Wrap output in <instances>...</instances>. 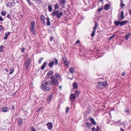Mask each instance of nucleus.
<instances>
[{
	"label": "nucleus",
	"instance_id": "nucleus-1",
	"mask_svg": "<svg viewBox=\"0 0 131 131\" xmlns=\"http://www.w3.org/2000/svg\"><path fill=\"white\" fill-rule=\"evenodd\" d=\"M51 15H53V16H56L57 18L60 19L63 15V13L61 12L60 13L58 10H54L52 12Z\"/></svg>",
	"mask_w": 131,
	"mask_h": 131
},
{
	"label": "nucleus",
	"instance_id": "nucleus-2",
	"mask_svg": "<svg viewBox=\"0 0 131 131\" xmlns=\"http://www.w3.org/2000/svg\"><path fill=\"white\" fill-rule=\"evenodd\" d=\"M120 20H116L114 22V23L116 26H118L120 25L121 26L124 25L128 23V20H125L120 22Z\"/></svg>",
	"mask_w": 131,
	"mask_h": 131
},
{
	"label": "nucleus",
	"instance_id": "nucleus-3",
	"mask_svg": "<svg viewBox=\"0 0 131 131\" xmlns=\"http://www.w3.org/2000/svg\"><path fill=\"white\" fill-rule=\"evenodd\" d=\"M107 85V82L105 81L104 82L99 81L98 83V85L97 86L98 88L102 89L105 88Z\"/></svg>",
	"mask_w": 131,
	"mask_h": 131
},
{
	"label": "nucleus",
	"instance_id": "nucleus-4",
	"mask_svg": "<svg viewBox=\"0 0 131 131\" xmlns=\"http://www.w3.org/2000/svg\"><path fill=\"white\" fill-rule=\"evenodd\" d=\"M58 64V61L57 59L56 58L53 59V61H51L48 64V66L50 68H52L54 64L55 66L57 65Z\"/></svg>",
	"mask_w": 131,
	"mask_h": 131
},
{
	"label": "nucleus",
	"instance_id": "nucleus-5",
	"mask_svg": "<svg viewBox=\"0 0 131 131\" xmlns=\"http://www.w3.org/2000/svg\"><path fill=\"white\" fill-rule=\"evenodd\" d=\"M50 78L52 79V80L50 82V85L52 84H54L55 85H57L58 84V82L54 75H52Z\"/></svg>",
	"mask_w": 131,
	"mask_h": 131
},
{
	"label": "nucleus",
	"instance_id": "nucleus-6",
	"mask_svg": "<svg viewBox=\"0 0 131 131\" xmlns=\"http://www.w3.org/2000/svg\"><path fill=\"white\" fill-rule=\"evenodd\" d=\"M31 62V60L29 58L28 59L25 61L24 67V69L25 70H27L28 69Z\"/></svg>",
	"mask_w": 131,
	"mask_h": 131
},
{
	"label": "nucleus",
	"instance_id": "nucleus-7",
	"mask_svg": "<svg viewBox=\"0 0 131 131\" xmlns=\"http://www.w3.org/2000/svg\"><path fill=\"white\" fill-rule=\"evenodd\" d=\"M35 27V24L34 21H32L31 22V25L30 30V31L33 33L34 35H36V33L35 31L34 30Z\"/></svg>",
	"mask_w": 131,
	"mask_h": 131
},
{
	"label": "nucleus",
	"instance_id": "nucleus-8",
	"mask_svg": "<svg viewBox=\"0 0 131 131\" xmlns=\"http://www.w3.org/2000/svg\"><path fill=\"white\" fill-rule=\"evenodd\" d=\"M76 95L75 94H72L70 97V100L72 101H74L76 99Z\"/></svg>",
	"mask_w": 131,
	"mask_h": 131
},
{
	"label": "nucleus",
	"instance_id": "nucleus-9",
	"mask_svg": "<svg viewBox=\"0 0 131 131\" xmlns=\"http://www.w3.org/2000/svg\"><path fill=\"white\" fill-rule=\"evenodd\" d=\"M125 18V17L124 15V12L123 11H122L121 12L120 17L118 18V20H121Z\"/></svg>",
	"mask_w": 131,
	"mask_h": 131
},
{
	"label": "nucleus",
	"instance_id": "nucleus-10",
	"mask_svg": "<svg viewBox=\"0 0 131 131\" xmlns=\"http://www.w3.org/2000/svg\"><path fill=\"white\" fill-rule=\"evenodd\" d=\"M47 126L49 130L51 129L53 127V124L51 122H48L47 124Z\"/></svg>",
	"mask_w": 131,
	"mask_h": 131
},
{
	"label": "nucleus",
	"instance_id": "nucleus-11",
	"mask_svg": "<svg viewBox=\"0 0 131 131\" xmlns=\"http://www.w3.org/2000/svg\"><path fill=\"white\" fill-rule=\"evenodd\" d=\"M15 2L14 0L12 1L11 3H9L7 4V6L10 7V6H14L15 5Z\"/></svg>",
	"mask_w": 131,
	"mask_h": 131
},
{
	"label": "nucleus",
	"instance_id": "nucleus-12",
	"mask_svg": "<svg viewBox=\"0 0 131 131\" xmlns=\"http://www.w3.org/2000/svg\"><path fill=\"white\" fill-rule=\"evenodd\" d=\"M47 64V61H46L44 62V63L41 67L40 69L42 70H43L46 67Z\"/></svg>",
	"mask_w": 131,
	"mask_h": 131
},
{
	"label": "nucleus",
	"instance_id": "nucleus-13",
	"mask_svg": "<svg viewBox=\"0 0 131 131\" xmlns=\"http://www.w3.org/2000/svg\"><path fill=\"white\" fill-rule=\"evenodd\" d=\"M23 120L21 118H19L18 121V125L19 126H22L23 124Z\"/></svg>",
	"mask_w": 131,
	"mask_h": 131
},
{
	"label": "nucleus",
	"instance_id": "nucleus-14",
	"mask_svg": "<svg viewBox=\"0 0 131 131\" xmlns=\"http://www.w3.org/2000/svg\"><path fill=\"white\" fill-rule=\"evenodd\" d=\"M2 111L3 112H6L9 110L8 107L7 106L3 107L2 109Z\"/></svg>",
	"mask_w": 131,
	"mask_h": 131
},
{
	"label": "nucleus",
	"instance_id": "nucleus-15",
	"mask_svg": "<svg viewBox=\"0 0 131 131\" xmlns=\"http://www.w3.org/2000/svg\"><path fill=\"white\" fill-rule=\"evenodd\" d=\"M41 20L43 25H45V16L43 15H41L40 16Z\"/></svg>",
	"mask_w": 131,
	"mask_h": 131
},
{
	"label": "nucleus",
	"instance_id": "nucleus-16",
	"mask_svg": "<svg viewBox=\"0 0 131 131\" xmlns=\"http://www.w3.org/2000/svg\"><path fill=\"white\" fill-rule=\"evenodd\" d=\"M52 94L51 95H49L48 96L47 100L50 103L52 98Z\"/></svg>",
	"mask_w": 131,
	"mask_h": 131
},
{
	"label": "nucleus",
	"instance_id": "nucleus-17",
	"mask_svg": "<svg viewBox=\"0 0 131 131\" xmlns=\"http://www.w3.org/2000/svg\"><path fill=\"white\" fill-rule=\"evenodd\" d=\"M10 33V32H8L5 33V36L4 38V39H6L7 38L8 36L9 35Z\"/></svg>",
	"mask_w": 131,
	"mask_h": 131
},
{
	"label": "nucleus",
	"instance_id": "nucleus-18",
	"mask_svg": "<svg viewBox=\"0 0 131 131\" xmlns=\"http://www.w3.org/2000/svg\"><path fill=\"white\" fill-rule=\"evenodd\" d=\"M89 119L91 121V123L94 125H95L96 124V123L94 120V119L92 117H90Z\"/></svg>",
	"mask_w": 131,
	"mask_h": 131
},
{
	"label": "nucleus",
	"instance_id": "nucleus-19",
	"mask_svg": "<svg viewBox=\"0 0 131 131\" xmlns=\"http://www.w3.org/2000/svg\"><path fill=\"white\" fill-rule=\"evenodd\" d=\"M86 127L89 129H90L91 127L92 126V124L91 123H89L88 122H87L86 123Z\"/></svg>",
	"mask_w": 131,
	"mask_h": 131
},
{
	"label": "nucleus",
	"instance_id": "nucleus-20",
	"mask_svg": "<svg viewBox=\"0 0 131 131\" xmlns=\"http://www.w3.org/2000/svg\"><path fill=\"white\" fill-rule=\"evenodd\" d=\"M110 5L109 4H106L104 6V8L105 10H108L109 8Z\"/></svg>",
	"mask_w": 131,
	"mask_h": 131
},
{
	"label": "nucleus",
	"instance_id": "nucleus-21",
	"mask_svg": "<svg viewBox=\"0 0 131 131\" xmlns=\"http://www.w3.org/2000/svg\"><path fill=\"white\" fill-rule=\"evenodd\" d=\"M46 20H47V26H49L51 24L50 21V19L49 17H48L46 18Z\"/></svg>",
	"mask_w": 131,
	"mask_h": 131
},
{
	"label": "nucleus",
	"instance_id": "nucleus-22",
	"mask_svg": "<svg viewBox=\"0 0 131 131\" xmlns=\"http://www.w3.org/2000/svg\"><path fill=\"white\" fill-rule=\"evenodd\" d=\"M78 85L77 83L75 82H74L73 84V87L74 88L77 89L78 88Z\"/></svg>",
	"mask_w": 131,
	"mask_h": 131
},
{
	"label": "nucleus",
	"instance_id": "nucleus-23",
	"mask_svg": "<svg viewBox=\"0 0 131 131\" xmlns=\"http://www.w3.org/2000/svg\"><path fill=\"white\" fill-rule=\"evenodd\" d=\"M130 35V33L128 34L125 35V36L124 37V38L126 40H127L129 38Z\"/></svg>",
	"mask_w": 131,
	"mask_h": 131
},
{
	"label": "nucleus",
	"instance_id": "nucleus-24",
	"mask_svg": "<svg viewBox=\"0 0 131 131\" xmlns=\"http://www.w3.org/2000/svg\"><path fill=\"white\" fill-rule=\"evenodd\" d=\"M68 61L67 59H66L64 60V63L65 65V66H66V67H68L69 66L68 65Z\"/></svg>",
	"mask_w": 131,
	"mask_h": 131
},
{
	"label": "nucleus",
	"instance_id": "nucleus-25",
	"mask_svg": "<svg viewBox=\"0 0 131 131\" xmlns=\"http://www.w3.org/2000/svg\"><path fill=\"white\" fill-rule=\"evenodd\" d=\"M121 3L120 5V6L121 8H123L125 6V5L123 4V1L122 0H121Z\"/></svg>",
	"mask_w": 131,
	"mask_h": 131
},
{
	"label": "nucleus",
	"instance_id": "nucleus-26",
	"mask_svg": "<svg viewBox=\"0 0 131 131\" xmlns=\"http://www.w3.org/2000/svg\"><path fill=\"white\" fill-rule=\"evenodd\" d=\"M53 73V71L52 70H50L49 71L47 74V75H51Z\"/></svg>",
	"mask_w": 131,
	"mask_h": 131
},
{
	"label": "nucleus",
	"instance_id": "nucleus-27",
	"mask_svg": "<svg viewBox=\"0 0 131 131\" xmlns=\"http://www.w3.org/2000/svg\"><path fill=\"white\" fill-rule=\"evenodd\" d=\"M14 70V68H12L10 69V72L9 73V74H11L13 73Z\"/></svg>",
	"mask_w": 131,
	"mask_h": 131
},
{
	"label": "nucleus",
	"instance_id": "nucleus-28",
	"mask_svg": "<svg viewBox=\"0 0 131 131\" xmlns=\"http://www.w3.org/2000/svg\"><path fill=\"white\" fill-rule=\"evenodd\" d=\"M59 1L60 4H62L63 5H64L65 4L66 2V0H60Z\"/></svg>",
	"mask_w": 131,
	"mask_h": 131
},
{
	"label": "nucleus",
	"instance_id": "nucleus-29",
	"mask_svg": "<svg viewBox=\"0 0 131 131\" xmlns=\"http://www.w3.org/2000/svg\"><path fill=\"white\" fill-rule=\"evenodd\" d=\"M4 47L3 46H0V52H4Z\"/></svg>",
	"mask_w": 131,
	"mask_h": 131
},
{
	"label": "nucleus",
	"instance_id": "nucleus-30",
	"mask_svg": "<svg viewBox=\"0 0 131 131\" xmlns=\"http://www.w3.org/2000/svg\"><path fill=\"white\" fill-rule=\"evenodd\" d=\"M70 72L71 73H73L74 71V68L73 67H71L69 69Z\"/></svg>",
	"mask_w": 131,
	"mask_h": 131
},
{
	"label": "nucleus",
	"instance_id": "nucleus-31",
	"mask_svg": "<svg viewBox=\"0 0 131 131\" xmlns=\"http://www.w3.org/2000/svg\"><path fill=\"white\" fill-rule=\"evenodd\" d=\"M48 9L49 11L50 12H51L52 10V7L51 5H49L48 7Z\"/></svg>",
	"mask_w": 131,
	"mask_h": 131
},
{
	"label": "nucleus",
	"instance_id": "nucleus-32",
	"mask_svg": "<svg viewBox=\"0 0 131 131\" xmlns=\"http://www.w3.org/2000/svg\"><path fill=\"white\" fill-rule=\"evenodd\" d=\"M46 86L45 85L42 84L41 86V88L42 90H45V89Z\"/></svg>",
	"mask_w": 131,
	"mask_h": 131
},
{
	"label": "nucleus",
	"instance_id": "nucleus-33",
	"mask_svg": "<svg viewBox=\"0 0 131 131\" xmlns=\"http://www.w3.org/2000/svg\"><path fill=\"white\" fill-rule=\"evenodd\" d=\"M6 12L5 11H2L1 14L3 16H5L6 14Z\"/></svg>",
	"mask_w": 131,
	"mask_h": 131
},
{
	"label": "nucleus",
	"instance_id": "nucleus-34",
	"mask_svg": "<svg viewBox=\"0 0 131 131\" xmlns=\"http://www.w3.org/2000/svg\"><path fill=\"white\" fill-rule=\"evenodd\" d=\"M95 31H92V32L91 34V36L92 37H93L94 36Z\"/></svg>",
	"mask_w": 131,
	"mask_h": 131
},
{
	"label": "nucleus",
	"instance_id": "nucleus-35",
	"mask_svg": "<svg viewBox=\"0 0 131 131\" xmlns=\"http://www.w3.org/2000/svg\"><path fill=\"white\" fill-rule=\"evenodd\" d=\"M59 8V6L58 5V3H56V5H55L54 7V8L55 10H56L57 9H58Z\"/></svg>",
	"mask_w": 131,
	"mask_h": 131
},
{
	"label": "nucleus",
	"instance_id": "nucleus-36",
	"mask_svg": "<svg viewBox=\"0 0 131 131\" xmlns=\"http://www.w3.org/2000/svg\"><path fill=\"white\" fill-rule=\"evenodd\" d=\"M55 75L56 77V78H60V75L58 73H55Z\"/></svg>",
	"mask_w": 131,
	"mask_h": 131
},
{
	"label": "nucleus",
	"instance_id": "nucleus-37",
	"mask_svg": "<svg viewBox=\"0 0 131 131\" xmlns=\"http://www.w3.org/2000/svg\"><path fill=\"white\" fill-rule=\"evenodd\" d=\"M75 94H75V95H76V94H77L78 96L80 94V92L79 91H75Z\"/></svg>",
	"mask_w": 131,
	"mask_h": 131
},
{
	"label": "nucleus",
	"instance_id": "nucleus-38",
	"mask_svg": "<svg viewBox=\"0 0 131 131\" xmlns=\"http://www.w3.org/2000/svg\"><path fill=\"white\" fill-rule=\"evenodd\" d=\"M50 90V88L46 86V87H45V90H47V91H49Z\"/></svg>",
	"mask_w": 131,
	"mask_h": 131
},
{
	"label": "nucleus",
	"instance_id": "nucleus-39",
	"mask_svg": "<svg viewBox=\"0 0 131 131\" xmlns=\"http://www.w3.org/2000/svg\"><path fill=\"white\" fill-rule=\"evenodd\" d=\"M31 131H37L35 129L34 127L32 126L31 128Z\"/></svg>",
	"mask_w": 131,
	"mask_h": 131
},
{
	"label": "nucleus",
	"instance_id": "nucleus-40",
	"mask_svg": "<svg viewBox=\"0 0 131 131\" xmlns=\"http://www.w3.org/2000/svg\"><path fill=\"white\" fill-rule=\"evenodd\" d=\"M115 35H113V36H110V37H109L108 39L110 40H111L113 38H114L115 37Z\"/></svg>",
	"mask_w": 131,
	"mask_h": 131
},
{
	"label": "nucleus",
	"instance_id": "nucleus-41",
	"mask_svg": "<svg viewBox=\"0 0 131 131\" xmlns=\"http://www.w3.org/2000/svg\"><path fill=\"white\" fill-rule=\"evenodd\" d=\"M43 58H44L43 57H42L40 59H39L38 62H39V63L40 64L41 63L43 59Z\"/></svg>",
	"mask_w": 131,
	"mask_h": 131
},
{
	"label": "nucleus",
	"instance_id": "nucleus-42",
	"mask_svg": "<svg viewBox=\"0 0 131 131\" xmlns=\"http://www.w3.org/2000/svg\"><path fill=\"white\" fill-rule=\"evenodd\" d=\"M124 111L125 112L127 113H128L129 114H130V112H129V111L128 110V109H127L125 108V109Z\"/></svg>",
	"mask_w": 131,
	"mask_h": 131
},
{
	"label": "nucleus",
	"instance_id": "nucleus-43",
	"mask_svg": "<svg viewBox=\"0 0 131 131\" xmlns=\"http://www.w3.org/2000/svg\"><path fill=\"white\" fill-rule=\"evenodd\" d=\"M70 108L69 107H66V113H68V111L70 110Z\"/></svg>",
	"mask_w": 131,
	"mask_h": 131
},
{
	"label": "nucleus",
	"instance_id": "nucleus-44",
	"mask_svg": "<svg viewBox=\"0 0 131 131\" xmlns=\"http://www.w3.org/2000/svg\"><path fill=\"white\" fill-rule=\"evenodd\" d=\"M27 2L28 4H29V5H31L32 3L30 0H28L27 1Z\"/></svg>",
	"mask_w": 131,
	"mask_h": 131
},
{
	"label": "nucleus",
	"instance_id": "nucleus-45",
	"mask_svg": "<svg viewBox=\"0 0 131 131\" xmlns=\"http://www.w3.org/2000/svg\"><path fill=\"white\" fill-rule=\"evenodd\" d=\"M103 9V8H100L98 9V11L99 12H101Z\"/></svg>",
	"mask_w": 131,
	"mask_h": 131
},
{
	"label": "nucleus",
	"instance_id": "nucleus-46",
	"mask_svg": "<svg viewBox=\"0 0 131 131\" xmlns=\"http://www.w3.org/2000/svg\"><path fill=\"white\" fill-rule=\"evenodd\" d=\"M15 106L14 105H13L12 106V108L11 109L12 111H13V110H14L15 109Z\"/></svg>",
	"mask_w": 131,
	"mask_h": 131
},
{
	"label": "nucleus",
	"instance_id": "nucleus-47",
	"mask_svg": "<svg viewBox=\"0 0 131 131\" xmlns=\"http://www.w3.org/2000/svg\"><path fill=\"white\" fill-rule=\"evenodd\" d=\"M4 30V28L2 26L0 25V30L2 31Z\"/></svg>",
	"mask_w": 131,
	"mask_h": 131
},
{
	"label": "nucleus",
	"instance_id": "nucleus-48",
	"mask_svg": "<svg viewBox=\"0 0 131 131\" xmlns=\"http://www.w3.org/2000/svg\"><path fill=\"white\" fill-rule=\"evenodd\" d=\"M100 130V127L98 126H97V129L95 131H99Z\"/></svg>",
	"mask_w": 131,
	"mask_h": 131
},
{
	"label": "nucleus",
	"instance_id": "nucleus-49",
	"mask_svg": "<svg viewBox=\"0 0 131 131\" xmlns=\"http://www.w3.org/2000/svg\"><path fill=\"white\" fill-rule=\"evenodd\" d=\"M7 17L9 19H11L10 16V14H8L7 15Z\"/></svg>",
	"mask_w": 131,
	"mask_h": 131
},
{
	"label": "nucleus",
	"instance_id": "nucleus-50",
	"mask_svg": "<svg viewBox=\"0 0 131 131\" xmlns=\"http://www.w3.org/2000/svg\"><path fill=\"white\" fill-rule=\"evenodd\" d=\"M42 108V107H40L38 109V110L37 111V112H40L41 111V110Z\"/></svg>",
	"mask_w": 131,
	"mask_h": 131
},
{
	"label": "nucleus",
	"instance_id": "nucleus-51",
	"mask_svg": "<svg viewBox=\"0 0 131 131\" xmlns=\"http://www.w3.org/2000/svg\"><path fill=\"white\" fill-rule=\"evenodd\" d=\"M50 41H52V40H53V37L52 36L50 37Z\"/></svg>",
	"mask_w": 131,
	"mask_h": 131
},
{
	"label": "nucleus",
	"instance_id": "nucleus-52",
	"mask_svg": "<svg viewBox=\"0 0 131 131\" xmlns=\"http://www.w3.org/2000/svg\"><path fill=\"white\" fill-rule=\"evenodd\" d=\"M92 131H95L96 129L94 127L92 128Z\"/></svg>",
	"mask_w": 131,
	"mask_h": 131
},
{
	"label": "nucleus",
	"instance_id": "nucleus-53",
	"mask_svg": "<svg viewBox=\"0 0 131 131\" xmlns=\"http://www.w3.org/2000/svg\"><path fill=\"white\" fill-rule=\"evenodd\" d=\"M97 27H96V26H95L94 28H93V31H96V28H97Z\"/></svg>",
	"mask_w": 131,
	"mask_h": 131
},
{
	"label": "nucleus",
	"instance_id": "nucleus-54",
	"mask_svg": "<svg viewBox=\"0 0 131 131\" xmlns=\"http://www.w3.org/2000/svg\"><path fill=\"white\" fill-rule=\"evenodd\" d=\"M80 43V41L79 40H77L75 42V43L78 44Z\"/></svg>",
	"mask_w": 131,
	"mask_h": 131
},
{
	"label": "nucleus",
	"instance_id": "nucleus-55",
	"mask_svg": "<svg viewBox=\"0 0 131 131\" xmlns=\"http://www.w3.org/2000/svg\"><path fill=\"white\" fill-rule=\"evenodd\" d=\"M94 24L95 25V26H96V27H97V25H98V24H97V22L95 21L94 22Z\"/></svg>",
	"mask_w": 131,
	"mask_h": 131
},
{
	"label": "nucleus",
	"instance_id": "nucleus-56",
	"mask_svg": "<svg viewBox=\"0 0 131 131\" xmlns=\"http://www.w3.org/2000/svg\"><path fill=\"white\" fill-rule=\"evenodd\" d=\"M25 50V48H22V50L21 51V52H24Z\"/></svg>",
	"mask_w": 131,
	"mask_h": 131
},
{
	"label": "nucleus",
	"instance_id": "nucleus-57",
	"mask_svg": "<svg viewBox=\"0 0 131 131\" xmlns=\"http://www.w3.org/2000/svg\"><path fill=\"white\" fill-rule=\"evenodd\" d=\"M50 83L48 81L47 82H45V84H46V85H48V84Z\"/></svg>",
	"mask_w": 131,
	"mask_h": 131
},
{
	"label": "nucleus",
	"instance_id": "nucleus-58",
	"mask_svg": "<svg viewBox=\"0 0 131 131\" xmlns=\"http://www.w3.org/2000/svg\"><path fill=\"white\" fill-rule=\"evenodd\" d=\"M125 72H122V76H124L125 74Z\"/></svg>",
	"mask_w": 131,
	"mask_h": 131
},
{
	"label": "nucleus",
	"instance_id": "nucleus-59",
	"mask_svg": "<svg viewBox=\"0 0 131 131\" xmlns=\"http://www.w3.org/2000/svg\"><path fill=\"white\" fill-rule=\"evenodd\" d=\"M4 70L7 72H9L8 70L7 69H5Z\"/></svg>",
	"mask_w": 131,
	"mask_h": 131
},
{
	"label": "nucleus",
	"instance_id": "nucleus-60",
	"mask_svg": "<svg viewBox=\"0 0 131 131\" xmlns=\"http://www.w3.org/2000/svg\"><path fill=\"white\" fill-rule=\"evenodd\" d=\"M129 14L131 15V9H130L129 11Z\"/></svg>",
	"mask_w": 131,
	"mask_h": 131
},
{
	"label": "nucleus",
	"instance_id": "nucleus-61",
	"mask_svg": "<svg viewBox=\"0 0 131 131\" xmlns=\"http://www.w3.org/2000/svg\"><path fill=\"white\" fill-rule=\"evenodd\" d=\"M121 131H124V130L122 128H121Z\"/></svg>",
	"mask_w": 131,
	"mask_h": 131
},
{
	"label": "nucleus",
	"instance_id": "nucleus-62",
	"mask_svg": "<svg viewBox=\"0 0 131 131\" xmlns=\"http://www.w3.org/2000/svg\"><path fill=\"white\" fill-rule=\"evenodd\" d=\"M51 28L53 29L55 28V27L54 26H52L51 27Z\"/></svg>",
	"mask_w": 131,
	"mask_h": 131
},
{
	"label": "nucleus",
	"instance_id": "nucleus-63",
	"mask_svg": "<svg viewBox=\"0 0 131 131\" xmlns=\"http://www.w3.org/2000/svg\"><path fill=\"white\" fill-rule=\"evenodd\" d=\"M62 86H60L59 87V88L60 89H61Z\"/></svg>",
	"mask_w": 131,
	"mask_h": 131
},
{
	"label": "nucleus",
	"instance_id": "nucleus-64",
	"mask_svg": "<svg viewBox=\"0 0 131 131\" xmlns=\"http://www.w3.org/2000/svg\"><path fill=\"white\" fill-rule=\"evenodd\" d=\"M17 115H18V114H17V113H16L15 114V116L16 117V116H17Z\"/></svg>",
	"mask_w": 131,
	"mask_h": 131
}]
</instances>
